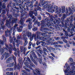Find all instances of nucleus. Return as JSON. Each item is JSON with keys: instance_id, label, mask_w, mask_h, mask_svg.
Returning <instances> with one entry per match:
<instances>
[{"instance_id": "nucleus-28", "label": "nucleus", "mask_w": 75, "mask_h": 75, "mask_svg": "<svg viewBox=\"0 0 75 75\" xmlns=\"http://www.w3.org/2000/svg\"><path fill=\"white\" fill-rule=\"evenodd\" d=\"M69 10L70 13H71L72 12H74L75 11V9L74 8H72V7H71V8H70L69 7Z\"/></svg>"}, {"instance_id": "nucleus-14", "label": "nucleus", "mask_w": 75, "mask_h": 75, "mask_svg": "<svg viewBox=\"0 0 75 75\" xmlns=\"http://www.w3.org/2000/svg\"><path fill=\"white\" fill-rule=\"evenodd\" d=\"M9 57V54L8 53H5L2 55L1 58V59L3 60L4 59V58H5V59H7V58H8Z\"/></svg>"}, {"instance_id": "nucleus-22", "label": "nucleus", "mask_w": 75, "mask_h": 75, "mask_svg": "<svg viewBox=\"0 0 75 75\" xmlns=\"http://www.w3.org/2000/svg\"><path fill=\"white\" fill-rule=\"evenodd\" d=\"M20 12L21 14L22 17H23V16H27V14H28L27 12H24L23 13V10H22L20 11Z\"/></svg>"}, {"instance_id": "nucleus-7", "label": "nucleus", "mask_w": 75, "mask_h": 75, "mask_svg": "<svg viewBox=\"0 0 75 75\" xmlns=\"http://www.w3.org/2000/svg\"><path fill=\"white\" fill-rule=\"evenodd\" d=\"M55 6V7H56L55 8H54V10L55 9H56V11L57 12V13H60L61 12V10H62V13H65V6H61V8L58 11V6Z\"/></svg>"}, {"instance_id": "nucleus-4", "label": "nucleus", "mask_w": 75, "mask_h": 75, "mask_svg": "<svg viewBox=\"0 0 75 75\" xmlns=\"http://www.w3.org/2000/svg\"><path fill=\"white\" fill-rule=\"evenodd\" d=\"M8 18H10L8 21V20H6V26H10V24H11V25H13L14 23H16L17 21V18H13L12 22L11 23V20L12 18V16L11 15H9L8 16Z\"/></svg>"}, {"instance_id": "nucleus-23", "label": "nucleus", "mask_w": 75, "mask_h": 75, "mask_svg": "<svg viewBox=\"0 0 75 75\" xmlns=\"http://www.w3.org/2000/svg\"><path fill=\"white\" fill-rule=\"evenodd\" d=\"M36 34H37V35H41L42 36H44L45 35V33H41V32H39L37 31L35 33Z\"/></svg>"}, {"instance_id": "nucleus-32", "label": "nucleus", "mask_w": 75, "mask_h": 75, "mask_svg": "<svg viewBox=\"0 0 75 75\" xmlns=\"http://www.w3.org/2000/svg\"><path fill=\"white\" fill-rule=\"evenodd\" d=\"M65 65L67 67V69L66 70V72H67V71H69V66L68 65V64L67 63H66Z\"/></svg>"}, {"instance_id": "nucleus-35", "label": "nucleus", "mask_w": 75, "mask_h": 75, "mask_svg": "<svg viewBox=\"0 0 75 75\" xmlns=\"http://www.w3.org/2000/svg\"><path fill=\"white\" fill-rule=\"evenodd\" d=\"M2 37L3 38V40L5 41H6L7 40H6V38L5 37V35H3L2 36Z\"/></svg>"}, {"instance_id": "nucleus-63", "label": "nucleus", "mask_w": 75, "mask_h": 75, "mask_svg": "<svg viewBox=\"0 0 75 75\" xmlns=\"http://www.w3.org/2000/svg\"><path fill=\"white\" fill-rule=\"evenodd\" d=\"M31 45H32V42H29V46H31Z\"/></svg>"}, {"instance_id": "nucleus-30", "label": "nucleus", "mask_w": 75, "mask_h": 75, "mask_svg": "<svg viewBox=\"0 0 75 75\" xmlns=\"http://www.w3.org/2000/svg\"><path fill=\"white\" fill-rule=\"evenodd\" d=\"M67 18V16L65 14H64L62 15V17L61 18L62 21H64V19L65 18Z\"/></svg>"}, {"instance_id": "nucleus-40", "label": "nucleus", "mask_w": 75, "mask_h": 75, "mask_svg": "<svg viewBox=\"0 0 75 75\" xmlns=\"http://www.w3.org/2000/svg\"><path fill=\"white\" fill-rule=\"evenodd\" d=\"M24 48L23 49V53L24 54H25V51H26V50H27V49H26L27 48V47H24Z\"/></svg>"}, {"instance_id": "nucleus-50", "label": "nucleus", "mask_w": 75, "mask_h": 75, "mask_svg": "<svg viewBox=\"0 0 75 75\" xmlns=\"http://www.w3.org/2000/svg\"><path fill=\"white\" fill-rule=\"evenodd\" d=\"M61 23V24H62V25H60V26H61V27H64V23H63V22L62 21Z\"/></svg>"}, {"instance_id": "nucleus-10", "label": "nucleus", "mask_w": 75, "mask_h": 75, "mask_svg": "<svg viewBox=\"0 0 75 75\" xmlns=\"http://www.w3.org/2000/svg\"><path fill=\"white\" fill-rule=\"evenodd\" d=\"M37 38H38V39H39L40 40H44V39L47 40H48V39H49L50 37H49L48 35H46L45 37H40V36L39 35H37Z\"/></svg>"}, {"instance_id": "nucleus-2", "label": "nucleus", "mask_w": 75, "mask_h": 75, "mask_svg": "<svg viewBox=\"0 0 75 75\" xmlns=\"http://www.w3.org/2000/svg\"><path fill=\"white\" fill-rule=\"evenodd\" d=\"M40 2L41 3V4L42 6H44V5H45V4H46V5H45L44 6V8H47L48 7V8L50 12H55V8H56V7L58 8L57 7H56L55 6H54L53 7V6H51L50 7V6H51V4H50V5H48V1H45L43 4H42L43 2L42 3L41 2H42V1H40Z\"/></svg>"}, {"instance_id": "nucleus-27", "label": "nucleus", "mask_w": 75, "mask_h": 75, "mask_svg": "<svg viewBox=\"0 0 75 75\" xmlns=\"http://www.w3.org/2000/svg\"><path fill=\"white\" fill-rule=\"evenodd\" d=\"M46 48L49 51H51V50H55V49L54 48H53L52 47H46Z\"/></svg>"}, {"instance_id": "nucleus-57", "label": "nucleus", "mask_w": 75, "mask_h": 75, "mask_svg": "<svg viewBox=\"0 0 75 75\" xmlns=\"http://www.w3.org/2000/svg\"><path fill=\"white\" fill-rule=\"evenodd\" d=\"M50 54L52 56V57H54V58L55 57V55L54 54L51 53Z\"/></svg>"}, {"instance_id": "nucleus-42", "label": "nucleus", "mask_w": 75, "mask_h": 75, "mask_svg": "<svg viewBox=\"0 0 75 75\" xmlns=\"http://www.w3.org/2000/svg\"><path fill=\"white\" fill-rule=\"evenodd\" d=\"M6 71H12L13 70V68H9L6 69Z\"/></svg>"}, {"instance_id": "nucleus-41", "label": "nucleus", "mask_w": 75, "mask_h": 75, "mask_svg": "<svg viewBox=\"0 0 75 75\" xmlns=\"http://www.w3.org/2000/svg\"><path fill=\"white\" fill-rule=\"evenodd\" d=\"M47 56L50 59H52V60H54V57H53L52 56Z\"/></svg>"}, {"instance_id": "nucleus-61", "label": "nucleus", "mask_w": 75, "mask_h": 75, "mask_svg": "<svg viewBox=\"0 0 75 75\" xmlns=\"http://www.w3.org/2000/svg\"><path fill=\"white\" fill-rule=\"evenodd\" d=\"M57 47H58V48H61V46L59 45H57Z\"/></svg>"}, {"instance_id": "nucleus-20", "label": "nucleus", "mask_w": 75, "mask_h": 75, "mask_svg": "<svg viewBox=\"0 0 75 75\" xmlns=\"http://www.w3.org/2000/svg\"><path fill=\"white\" fill-rule=\"evenodd\" d=\"M23 25H21L19 28L17 27L16 29L18 32L21 33V32L23 31Z\"/></svg>"}, {"instance_id": "nucleus-54", "label": "nucleus", "mask_w": 75, "mask_h": 75, "mask_svg": "<svg viewBox=\"0 0 75 75\" xmlns=\"http://www.w3.org/2000/svg\"><path fill=\"white\" fill-rule=\"evenodd\" d=\"M55 40H60V37H58L57 38H56L55 39Z\"/></svg>"}, {"instance_id": "nucleus-39", "label": "nucleus", "mask_w": 75, "mask_h": 75, "mask_svg": "<svg viewBox=\"0 0 75 75\" xmlns=\"http://www.w3.org/2000/svg\"><path fill=\"white\" fill-rule=\"evenodd\" d=\"M0 44L3 45L4 44V41L1 40H0Z\"/></svg>"}, {"instance_id": "nucleus-60", "label": "nucleus", "mask_w": 75, "mask_h": 75, "mask_svg": "<svg viewBox=\"0 0 75 75\" xmlns=\"http://www.w3.org/2000/svg\"><path fill=\"white\" fill-rule=\"evenodd\" d=\"M37 24L38 26H40V22H37Z\"/></svg>"}, {"instance_id": "nucleus-12", "label": "nucleus", "mask_w": 75, "mask_h": 75, "mask_svg": "<svg viewBox=\"0 0 75 75\" xmlns=\"http://www.w3.org/2000/svg\"><path fill=\"white\" fill-rule=\"evenodd\" d=\"M25 31V34H24L25 35V37H26V35H25V33L26 34V35L27 36H28V38H30L31 37V36H32V33L31 32H30L28 31H27V30L25 29L23 31V32Z\"/></svg>"}, {"instance_id": "nucleus-16", "label": "nucleus", "mask_w": 75, "mask_h": 75, "mask_svg": "<svg viewBox=\"0 0 75 75\" xmlns=\"http://www.w3.org/2000/svg\"><path fill=\"white\" fill-rule=\"evenodd\" d=\"M30 11H33V13H34L35 16H37V8H35L34 9H30Z\"/></svg>"}, {"instance_id": "nucleus-24", "label": "nucleus", "mask_w": 75, "mask_h": 75, "mask_svg": "<svg viewBox=\"0 0 75 75\" xmlns=\"http://www.w3.org/2000/svg\"><path fill=\"white\" fill-rule=\"evenodd\" d=\"M29 64L30 65L28 66V67L30 68V69H31L32 68V67H34V68H35V65H34V64H33V63H31V62L29 63Z\"/></svg>"}, {"instance_id": "nucleus-55", "label": "nucleus", "mask_w": 75, "mask_h": 75, "mask_svg": "<svg viewBox=\"0 0 75 75\" xmlns=\"http://www.w3.org/2000/svg\"><path fill=\"white\" fill-rule=\"evenodd\" d=\"M55 49H56V50H57V51H61V49L59 48L55 47Z\"/></svg>"}, {"instance_id": "nucleus-49", "label": "nucleus", "mask_w": 75, "mask_h": 75, "mask_svg": "<svg viewBox=\"0 0 75 75\" xmlns=\"http://www.w3.org/2000/svg\"><path fill=\"white\" fill-rule=\"evenodd\" d=\"M26 59L27 61H28L30 62H31V60H30V58H29V57H27Z\"/></svg>"}, {"instance_id": "nucleus-34", "label": "nucleus", "mask_w": 75, "mask_h": 75, "mask_svg": "<svg viewBox=\"0 0 75 75\" xmlns=\"http://www.w3.org/2000/svg\"><path fill=\"white\" fill-rule=\"evenodd\" d=\"M32 30L34 31H36L38 30V28L37 27H35L33 28Z\"/></svg>"}, {"instance_id": "nucleus-31", "label": "nucleus", "mask_w": 75, "mask_h": 75, "mask_svg": "<svg viewBox=\"0 0 75 75\" xmlns=\"http://www.w3.org/2000/svg\"><path fill=\"white\" fill-rule=\"evenodd\" d=\"M65 13L67 16H70V14H71V13L68 12V8H67L66 9Z\"/></svg>"}, {"instance_id": "nucleus-45", "label": "nucleus", "mask_w": 75, "mask_h": 75, "mask_svg": "<svg viewBox=\"0 0 75 75\" xmlns=\"http://www.w3.org/2000/svg\"><path fill=\"white\" fill-rule=\"evenodd\" d=\"M43 51L44 52H47V49L45 48H44L43 49Z\"/></svg>"}, {"instance_id": "nucleus-6", "label": "nucleus", "mask_w": 75, "mask_h": 75, "mask_svg": "<svg viewBox=\"0 0 75 75\" xmlns=\"http://www.w3.org/2000/svg\"><path fill=\"white\" fill-rule=\"evenodd\" d=\"M5 35L6 37L8 36V33L10 35L9 41L10 43H12L13 42V38L11 36V30H7L5 31Z\"/></svg>"}, {"instance_id": "nucleus-36", "label": "nucleus", "mask_w": 75, "mask_h": 75, "mask_svg": "<svg viewBox=\"0 0 75 75\" xmlns=\"http://www.w3.org/2000/svg\"><path fill=\"white\" fill-rule=\"evenodd\" d=\"M29 6L30 7V9H33H33H34V8H33V7H34V5H33V4H31L29 5Z\"/></svg>"}, {"instance_id": "nucleus-56", "label": "nucleus", "mask_w": 75, "mask_h": 75, "mask_svg": "<svg viewBox=\"0 0 75 75\" xmlns=\"http://www.w3.org/2000/svg\"><path fill=\"white\" fill-rule=\"evenodd\" d=\"M15 32H16V30L15 29H14L13 30V35H15Z\"/></svg>"}, {"instance_id": "nucleus-44", "label": "nucleus", "mask_w": 75, "mask_h": 75, "mask_svg": "<svg viewBox=\"0 0 75 75\" xmlns=\"http://www.w3.org/2000/svg\"><path fill=\"white\" fill-rule=\"evenodd\" d=\"M41 48H40L39 50H38V51L39 52L40 54H42V52H41V50H41Z\"/></svg>"}, {"instance_id": "nucleus-43", "label": "nucleus", "mask_w": 75, "mask_h": 75, "mask_svg": "<svg viewBox=\"0 0 75 75\" xmlns=\"http://www.w3.org/2000/svg\"><path fill=\"white\" fill-rule=\"evenodd\" d=\"M23 48H24V47H23V46H21L20 47L21 51V52H22L23 51Z\"/></svg>"}, {"instance_id": "nucleus-3", "label": "nucleus", "mask_w": 75, "mask_h": 75, "mask_svg": "<svg viewBox=\"0 0 75 75\" xmlns=\"http://www.w3.org/2000/svg\"><path fill=\"white\" fill-rule=\"evenodd\" d=\"M12 60H14L15 62V64L14 62L12 63H11L7 65V67H13L14 66V65H16V57H14L13 55L12 56V57H10L8 58L6 60V63L7 64H9L10 62H12Z\"/></svg>"}, {"instance_id": "nucleus-29", "label": "nucleus", "mask_w": 75, "mask_h": 75, "mask_svg": "<svg viewBox=\"0 0 75 75\" xmlns=\"http://www.w3.org/2000/svg\"><path fill=\"white\" fill-rule=\"evenodd\" d=\"M33 25V23L32 22H29L28 25V30H31L32 28V25Z\"/></svg>"}, {"instance_id": "nucleus-62", "label": "nucleus", "mask_w": 75, "mask_h": 75, "mask_svg": "<svg viewBox=\"0 0 75 75\" xmlns=\"http://www.w3.org/2000/svg\"><path fill=\"white\" fill-rule=\"evenodd\" d=\"M38 22V21H36L34 23V25H36V24H37Z\"/></svg>"}, {"instance_id": "nucleus-15", "label": "nucleus", "mask_w": 75, "mask_h": 75, "mask_svg": "<svg viewBox=\"0 0 75 75\" xmlns=\"http://www.w3.org/2000/svg\"><path fill=\"white\" fill-rule=\"evenodd\" d=\"M38 55L39 58H40L39 59H38V61L40 64H42V57L41 55L38 53Z\"/></svg>"}, {"instance_id": "nucleus-8", "label": "nucleus", "mask_w": 75, "mask_h": 75, "mask_svg": "<svg viewBox=\"0 0 75 75\" xmlns=\"http://www.w3.org/2000/svg\"><path fill=\"white\" fill-rule=\"evenodd\" d=\"M25 30L22 32V34H23V38L24 39V41H25V42L23 44L24 45L23 46V47H24H24H25V46L27 45V44H28V41H27V38L25 37V35H24L25 34Z\"/></svg>"}, {"instance_id": "nucleus-11", "label": "nucleus", "mask_w": 75, "mask_h": 75, "mask_svg": "<svg viewBox=\"0 0 75 75\" xmlns=\"http://www.w3.org/2000/svg\"><path fill=\"white\" fill-rule=\"evenodd\" d=\"M13 38L14 39V41L15 42H17V44H20V40H20L21 38V35H18L17 36V40H16V38H15V37H13Z\"/></svg>"}, {"instance_id": "nucleus-64", "label": "nucleus", "mask_w": 75, "mask_h": 75, "mask_svg": "<svg viewBox=\"0 0 75 75\" xmlns=\"http://www.w3.org/2000/svg\"><path fill=\"white\" fill-rule=\"evenodd\" d=\"M65 35H67V36H68V32H65Z\"/></svg>"}, {"instance_id": "nucleus-51", "label": "nucleus", "mask_w": 75, "mask_h": 75, "mask_svg": "<svg viewBox=\"0 0 75 75\" xmlns=\"http://www.w3.org/2000/svg\"><path fill=\"white\" fill-rule=\"evenodd\" d=\"M32 55H33V56H34V57L35 56H36V54H35V52H32Z\"/></svg>"}, {"instance_id": "nucleus-37", "label": "nucleus", "mask_w": 75, "mask_h": 75, "mask_svg": "<svg viewBox=\"0 0 75 75\" xmlns=\"http://www.w3.org/2000/svg\"><path fill=\"white\" fill-rule=\"evenodd\" d=\"M32 21V19H31L29 18L26 20V22H29V23H30L31 22L30 21Z\"/></svg>"}, {"instance_id": "nucleus-9", "label": "nucleus", "mask_w": 75, "mask_h": 75, "mask_svg": "<svg viewBox=\"0 0 75 75\" xmlns=\"http://www.w3.org/2000/svg\"><path fill=\"white\" fill-rule=\"evenodd\" d=\"M74 65H75V63L74 62L70 64L71 66H72V68L73 69V70L71 71H70L69 75H75V67L74 66Z\"/></svg>"}, {"instance_id": "nucleus-59", "label": "nucleus", "mask_w": 75, "mask_h": 75, "mask_svg": "<svg viewBox=\"0 0 75 75\" xmlns=\"http://www.w3.org/2000/svg\"><path fill=\"white\" fill-rule=\"evenodd\" d=\"M13 47H16V44H15V42H13Z\"/></svg>"}, {"instance_id": "nucleus-1", "label": "nucleus", "mask_w": 75, "mask_h": 75, "mask_svg": "<svg viewBox=\"0 0 75 75\" xmlns=\"http://www.w3.org/2000/svg\"><path fill=\"white\" fill-rule=\"evenodd\" d=\"M50 18V21L48 19L47 20V19H45V21L46 22H45V24H44V21H41V28L42 29H43V30L48 31V29L47 28H45L44 27H49L50 25H53V24L54 23L51 22H53L54 24H56V22H55L54 20L52 18Z\"/></svg>"}, {"instance_id": "nucleus-13", "label": "nucleus", "mask_w": 75, "mask_h": 75, "mask_svg": "<svg viewBox=\"0 0 75 75\" xmlns=\"http://www.w3.org/2000/svg\"><path fill=\"white\" fill-rule=\"evenodd\" d=\"M6 20V18L4 17L3 19L1 20H0V24H1V26L2 28H4V21Z\"/></svg>"}, {"instance_id": "nucleus-33", "label": "nucleus", "mask_w": 75, "mask_h": 75, "mask_svg": "<svg viewBox=\"0 0 75 75\" xmlns=\"http://www.w3.org/2000/svg\"><path fill=\"white\" fill-rule=\"evenodd\" d=\"M1 4H2V1H1V0H0V13H1V11H2Z\"/></svg>"}, {"instance_id": "nucleus-52", "label": "nucleus", "mask_w": 75, "mask_h": 75, "mask_svg": "<svg viewBox=\"0 0 75 75\" xmlns=\"http://www.w3.org/2000/svg\"><path fill=\"white\" fill-rule=\"evenodd\" d=\"M65 38H67V39L68 38V37H62V39L63 40H65Z\"/></svg>"}, {"instance_id": "nucleus-46", "label": "nucleus", "mask_w": 75, "mask_h": 75, "mask_svg": "<svg viewBox=\"0 0 75 75\" xmlns=\"http://www.w3.org/2000/svg\"><path fill=\"white\" fill-rule=\"evenodd\" d=\"M13 14L14 16L16 17H17L18 16V14L17 13L14 14L13 13Z\"/></svg>"}, {"instance_id": "nucleus-53", "label": "nucleus", "mask_w": 75, "mask_h": 75, "mask_svg": "<svg viewBox=\"0 0 75 75\" xmlns=\"http://www.w3.org/2000/svg\"><path fill=\"white\" fill-rule=\"evenodd\" d=\"M38 5V2L36 1V3H35V4L34 5V7H37V6Z\"/></svg>"}, {"instance_id": "nucleus-17", "label": "nucleus", "mask_w": 75, "mask_h": 75, "mask_svg": "<svg viewBox=\"0 0 75 75\" xmlns=\"http://www.w3.org/2000/svg\"><path fill=\"white\" fill-rule=\"evenodd\" d=\"M24 18H22L20 20V23L21 25H23L24 27H26L27 25L26 24H24Z\"/></svg>"}, {"instance_id": "nucleus-58", "label": "nucleus", "mask_w": 75, "mask_h": 75, "mask_svg": "<svg viewBox=\"0 0 75 75\" xmlns=\"http://www.w3.org/2000/svg\"><path fill=\"white\" fill-rule=\"evenodd\" d=\"M53 44H58V41L57 42H54Z\"/></svg>"}, {"instance_id": "nucleus-47", "label": "nucleus", "mask_w": 75, "mask_h": 75, "mask_svg": "<svg viewBox=\"0 0 75 75\" xmlns=\"http://www.w3.org/2000/svg\"><path fill=\"white\" fill-rule=\"evenodd\" d=\"M28 64V62H24V64L25 66H27V67H28V65H27Z\"/></svg>"}, {"instance_id": "nucleus-38", "label": "nucleus", "mask_w": 75, "mask_h": 75, "mask_svg": "<svg viewBox=\"0 0 75 75\" xmlns=\"http://www.w3.org/2000/svg\"><path fill=\"white\" fill-rule=\"evenodd\" d=\"M58 44H63V43L62 41L58 40L57 41Z\"/></svg>"}, {"instance_id": "nucleus-5", "label": "nucleus", "mask_w": 75, "mask_h": 75, "mask_svg": "<svg viewBox=\"0 0 75 75\" xmlns=\"http://www.w3.org/2000/svg\"><path fill=\"white\" fill-rule=\"evenodd\" d=\"M5 45L6 46V49L5 48L3 47L2 48H1V46H0V53H1V54H3V53L4 52L5 50H8V49L9 50V52L11 54V51H12V49L13 48H9V47L7 45V44H6Z\"/></svg>"}, {"instance_id": "nucleus-21", "label": "nucleus", "mask_w": 75, "mask_h": 75, "mask_svg": "<svg viewBox=\"0 0 75 75\" xmlns=\"http://www.w3.org/2000/svg\"><path fill=\"white\" fill-rule=\"evenodd\" d=\"M29 15L30 17L32 18V19H34L35 18H36L34 16H33V11H30L29 12Z\"/></svg>"}, {"instance_id": "nucleus-26", "label": "nucleus", "mask_w": 75, "mask_h": 75, "mask_svg": "<svg viewBox=\"0 0 75 75\" xmlns=\"http://www.w3.org/2000/svg\"><path fill=\"white\" fill-rule=\"evenodd\" d=\"M73 20L74 19L72 18V17H71V19H70V18H69V19H68V18H67V20L65 21H66H66L67 23H69V20L70 23H72V21H73Z\"/></svg>"}, {"instance_id": "nucleus-25", "label": "nucleus", "mask_w": 75, "mask_h": 75, "mask_svg": "<svg viewBox=\"0 0 75 75\" xmlns=\"http://www.w3.org/2000/svg\"><path fill=\"white\" fill-rule=\"evenodd\" d=\"M30 58L31 59V60H32L33 61L34 63L35 64V65L38 64V63H37V62H36L35 60L34 59H33V56H32V55H31V54H30Z\"/></svg>"}, {"instance_id": "nucleus-18", "label": "nucleus", "mask_w": 75, "mask_h": 75, "mask_svg": "<svg viewBox=\"0 0 75 75\" xmlns=\"http://www.w3.org/2000/svg\"><path fill=\"white\" fill-rule=\"evenodd\" d=\"M33 71L35 75H40V72L39 71V69H35V71L33 70Z\"/></svg>"}, {"instance_id": "nucleus-19", "label": "nucleus", "mask_w": 75, "mask_h": 75, "mask_svg": "<svg viewBox=\"0 0 75 75\" xmlns=\"http://www.w3.org/2000/svg\"><path fill=\"white\" fill-rule=\"evenodd\" d=\"M36 37L37 36L34 33L32 35L31 37H30V41H32V40H33V38H35V41H36L37 40V38H36Z\"/></svg>"}, {"instance_id": "nucleus-48", "label": "nucleus", "mask_w": 75, "mask_h": 75, "mask_svg": "<svg viewBox=\"0 0 75 75\" xmlns=\"http://www.w3.org/2000/svg\"><path fill=\"white\" fill-rule=\"evenodd\" d=\"M44 33H45V34H47V33H48V34H51V33L49 32L48 33V31H45Z\"/></svg>"}]
</instances>
